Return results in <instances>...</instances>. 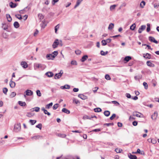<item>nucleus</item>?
I'll list each match as a JSON object with an SVG mask.
<instances>
[{
  "mask_svg": "<svg viewBox=\"0 0 159 159\" xmlns=\"http://www.w3.org/2000/svg\"><path fill=\"white\" fill-rule=\"evenodd\" d=\"M21 129L20 123H18L15 124L14 127V131L16 132H18L20 131Z\"/></svg>",
  "mask_w": 159,
  "mask_h": 159,
  "instance_id": "f257e3e1",
  "label": "nucleus"
},
{
  "mask_svg": "<svg viewBox=\"0 0 159 159\" xmlns=\"http://www.w3.org/2000/svg\"><path fill=\"white\" fill-rule=\"evenodd\" d=\"M40 137L39 135L34 136L32 137L31 138L32 139L36 140L39 139Z\"/></svg>",
  "mask_w": 159,
  "mask_h": 159,
  "instance_id": "c9c22d12",
  "label": "nucleus"
},
{
  "mask_svg": "<svg viewBox=\"0 0 159 159\" xmlns=\"http://www.w3.org/2000/svg\"><path fill=\"white\" fill-rule=\"evenodd\" d=\"M110 112L108 111H105L104 112V114L105 116H108L110 115Z\"/></svg>",
  "mask_w": 159,
  "mask_h": 159,
  "instance_id": "cd10ccee",
  "label": "nucleus"
},
{
  "mask_svg": "<svg viewBox=\"0 0 159 159\" xmlns=\"http://www.w3.org/2000/svg\"><path fill=\"white\" fill-rule=\"evenodd\" d=\"M21 66L24 68H26L28 67V65L27 63L25 61H22L21 63Z\"/></svg>",
  "mask_w": 159,
  "mask_h": 159,
  "instance_id": "ddd939ff",
  "label": "nucleus"
},
{
  "mask_svg": "<svg viewBox=\"0 0 159 159\" xmlns=\"http://www.w3.org/2000/svg\"><path fill=\"white\" fill-rule=\"evenodd\" d=\"M9 5L10 7L12 8H15L16 6V4L12 2H11L10 3Z\"/></svg>",
  "mask_w": 159,
  "mask_h": 159,
  "instance_id": "5701e85b",
  "label": "nucleus"
},
{
  "mask_svg": "<svg viewBox=\"0 0 159 159\" xmlns=\"http://www.w3.org/2000/svg\"><path fill=\"white\" fill-rule=\"evenodd\" d=\"M122 151V150L120 149H119L118 148H116L115 149V151L117 153H120L121 152V151Z\"/></svg>",
  "mask_w": 159,
  "mask_h": 159,
  "instance_id": "13d9d810",
  "label": "nucleus"
},
{
  "mask_svg": "<svg viewBox=\"0 0 159 159\" xmlns=\"http://www.w3.org/2000/svg\"><path fill=\"white\" fill-rule=\"evenodd\" d=\"M114 27V24L112 23H110L108 26V29L109 30L112 29Z\"/></svg>",
  "mask_w": 159,
  "mask_h": 159,
  "instance_id": "c85d7f7f",
  "label": "nucleus"
},
{
  "mask_svg": "<svg viewBox=\"0 0 159 159\" xmlns=\"http://www.w3.org/2000/svg\"><path fill=\"white\" fill-rule=\"evenodd\" d=\"M59 1V0H53L52 2V4L53 5H54L55 3Z\"/></svg>",
  "mask_w": 159,
  "mask_h": 159,
  "instance_id": "0e129e2a",
  "label": "nucleus"
},
{
  "mask_svg": "<svg viewBox=\"0 0 159 159\" xmlns=\"http://www.w3.org/2000/svg\"><path fill=\"white\" fill-rule=\"evenodd\" d=\"M46 57L47 59L48 60H53L54 58V56H52V54H47L46 55Z\"/></svg>",
  "mask_w": 159,
  "mask_h": 159,
  "instance_id": "0eeeda50",
  "label": "nucleus"
},
{
  "mask_svg": "<svg viewBox=\"0 0 159 159\" xmlns=\"http://www.w3.org/2000/svg\"><path fill=\"white\" fill-rule=\"evenodd\" d=\"M6 17L7 20V21L8 22H11V21L12 19L9 14H7L6 15Z\"/></svg>",
  "mask_w": 159,
  "mask_h": 159,
  "instance_id": "b1692460",
  "label": "nucleus"
},
{
  "mask_svg": "<svg viewBox=\"0 0 159 159\" xmlns=\"http://www.w3.org/2000/svg\"><path fill=\"white\" fill-rule=\"evenodd\" d=\"M14 26L16 28H18L20 26V25L18 22L17 21H15L14 23Z\"/></svg>",
  "mask_w": 159,
  "mask_h": 159,
  "instance_id": "412c9836",
  "label": "nucleus"
},
{
  "mask_svg": "<svg viewBox=\"0 0 159 159\" xmlns=\"http://www.w3.org/2000/svg\"><path fill=\"white\" fill-rule=\"evenodd\" d=\"M15 17L19 20H21L22 18L20 14H16L15 15Z\"/></svg>",
  "mask_w": 159,
  "mask_h": 159,
  "instance_id": "e433bc0d",
  "label": "nucleus"
},
{
  "mask_svg": "<svg viewBox=\"0 0 159 159\" xmlns=\"http://www.w3.org/2000/svg\"><path fill=\"white\" fill-rule=\"evenodd\" d=\"M45 75L49 77H52L53 75V74L51 72H48L45 73Z\"/></svg>",
  "mask_w": 159,
  "mask_h": 159,
  "instance_id": "dca6fc26",
  "label": "nucleus"
},
{
  "mask_svg": "<svg viewBox=\"0 0 159 159\" xmlns=\"http://www.w3.org/2000/svg\"><path fill=\"white\" fill-rule=\"evenodd\" d=\"M116 6V5H113L110 6V11H111L114 10L115 9V7Z\"/></svg>",
  "mask_w": 159,
  "mask_h": 159,
  "instance_id": "f704fd0d",
  "label": "nucleus"
},
{
  "mask_svg": "<svg viewBox=\"0 0 159 159\" xmlns=\"http://www.w3.org/2000/svg\"><path fill=\"white\" fill-rule=\"evenodd\" d=\"M146 26L145 25H142L140 27L138 30V32L139 33H141L142 31L144 30Z\"/></svg>",
  "mask_w": 159,
  "mask_h": 159,
  "instance_id": "6e6552de",
  "label": "nucleus"
},
{
  "mask_svg": "<svg viewBox=\"0 0 159 159\" xmlns=\"http://www.w3.org/2000/svg\"><path fill=\"white\" fill-rule=\"evenodd\" d=\"M42 127V125L41 123L39 124L38 125L36 126V128H39L40 129H41Z\"/></svg>",
  "mask_w": 159,
  "mask_h": 159,
  "instance_id": "8fccbe9b",
  "label": "nucleus"
},
{
  "mask_svg": "<svg viewBox=\"0 0 159 159\" xmlns=\"http://www.w3.org/2000/svg\"><path fill=\"white\" fill-rule=\"evenodd\" d=\"M16 93L15 92H12L11 93L10 96L11 98H13L16 96Z\"/></svg>",
  "mask_w": 159,
  "mask_h": 159,
  "instance_id": "09e8293b",
  "label": "nucleus"
},
{
  "mask_svg": "<svg viewBox=\"0 0 159 159\" xmlns=\"http://www.w3.org/2000/svg\"><path fill=\"white\" fill-rule=\"evenodd\" d=\"M58 39H56L55 40L52 45V48H55L57 47V46L59 45V42H58Z\"/></svg>",
  "mask_w": 159,
  "mask_h": 159,
  "instance_id": "20e7f679",
  "label": "nucleus"
},
{
  "mask_svg": "<svg viewBox=\"0 0 159 159\" xmlns=\"http://www.w3.org/2000/svg\"><path fill=\"white\" fill-rule=\"evenodd\" d=\"M158 113L156 112H155L153 115L152 116L151 118L152 120L155 121L157 118Z\"/></svg>",
  "mask_w": 159,
  "mask_h": 159,
  "instance_id": "423d86ee",
  "label": "nucleus"
},
{
  "mask_svg": "<svg viewBox=\"0 0 159 159\" xmlns=\"http://www.w3.org/2000/svg\"><path fill=\"white\" fill-rule=\"evenodd\" d=\"M88 58V56L87 55L84 56L81 59V61L82 62H84Z\"/></svg>",
  "mask_w": 159,
  "mask_h": 159,
  "instance_id": "6ab92c4d",
  "label": "nucleus"
},
{
  "mask_svg": "<svg viewBox=\"0 0 159 159\" xmlns=\"http://www.w3.org/2000/svg\"><path fill=\"white\" fill-rule=\"evenodd\" d=\"M71 64L72 65H77V62L75 60L72 61L71 62Z\"/></svg>",
  "mask_w": 159,
  "mask_h": 159,
  "instance_id": "603ef678",
  "label": "nucleus"
},
{
  "mask_svg": "<svg viewBox=\"0 0 159 159\" xmlns=\"http://www.w3.org/2000/svg\"><path fill=\"white\" fill-rule=\"evenodd\" d=\"M70 85L66 84L64 86H61V88L62 89H69L70 88Z\"/></svg>",
  "mask_w": 159,
  "mask_h": 159,
  "instance_id": "393cba45",
  "label": "nucleus"
},
{
  "mask_svg": "<svg viewBox=\"0 0 159 159\" xmlns=\"http://www.w3.org/2000/svg\"><path fill=\"white\" fill-rule=\"evenodd\" d=\"M142 77L141 75H138L134 77V79L136 80H139Z\"/></svg>",
  "mask_w": 159,
  "mask_h": 159,
  "instance_id": "4c0bfd02",
  "label": "nucleus"
},
{
  "mask_svg": "<svg viewBox=\"0 0 159 159\" xmlns=\"http://www.w3.org/2000/svg\"><path fill=\"white\" fill-rule=\"evenodd\" d=\"M143 85L144 87V88L145 89H147L148 88V85L147 83L146 82H144L143 83Z\"/></svg>",
  "mask_w": 159,
  "mask_h": 159,
  "instance_id": "864d4df0",
  "label": "nucleus"
},
{
  "mask_svg": "<svg viewBox=\"0 0 159 159\" xmlns=\"http://www.w3.org/2000/svg\"><path fill=\"white\" fill-rule=\"evenodd\" d=\"M18 104L21 106L24 107L25 106L26 103L25 102H23L21 101H19L18 102Z\"/></svg>",
  "mask_w": 159,
  "mask_h": 159,
  "instance_id": "4be33fe9",
  "label": "nucleus"
},
{
  "mask_svg": "<svg viewBox=\"0 0 159 159\" xmlns=\"http://www.w3.org/2000/svg\"><path fill=\"white\" fill-rule=\"evenodd\" d=\"M36 122V120H30V122L31 123V125H33L35 124Z\"/></svg>",
  "mask_w": 159,
  "mask_h": 159,
  "instance_id": "79ce46f5",
  "label": "nucleus"
},
{
  "mask_svg": "<svg viewBox=\"0 0 159 159\" xmlns=\"http://www.w3.org/2000/svg\"><path fill=\"white\" fill-rule=\"evenodd\" d=\"M78 97L83 100H85L87 99V97L83 94H79Z\"/></svg>",
  "mask_w": 159,
  "mask_h": 159,
  "instance_id": "9b49d317",
  "label": "nucleus"
},
{
  "mask_svg": "<svg viewBox=\"0 0 159 159\" xmlns=\"http://www.w3.org/2000/svg\"><path fill=\"white\" fill-rule=\"evenodd\" d=\"M147 31L149 32L150 30V24L149 23L147 24Z\"/></svg>",
  "mask_w": 159,
  "mask_h": 159,
  "instance_id": "de8ad7c7",
  "label": "nucleus"
},
{
  "mask_svg": "<svg viewBox=\"0 0 159 159\" xmlns=\"http://www.w3.org/2000/svg\"><path fill=\"white\" fill-rule=\"evenodd\" d=\"M132 124L134 126H135L137 125L138 122L137 121H135L133 122Z\"/></svg>",
  "mask_w": 159,
  "mask_h": 159,
  "instance_id": "e2e57ef3",
  "label": "nucleus"
},
{
  "mask_svg": "<svg viewBox=\"0 0 159 159\" xmlns=\"http://www.w3.org/2000/svg\"><path fill=\"white\" fill-rule=\"evenodd\" d=\"M102 44V46H105L107 44V42L106 40H103L101 41Z\"/></svg>",
  "mask_w": 159,
  "mask_h": 159,
  "instance_id": "a19ab883",
  "label": "nucleus"
},
{
  "mask_svg": "<svg viewBox=\"0 0 159 159\" xmlns=\"http://www.w3.org/2000/svg\"><path fill=\"white\" fill-rule=\"evenodd\" d=\"M131 57L130 56H127L124 59V61H126V62H128L129 60L131 59Z\"/></svg>",
  "mask_w": 159,
  "mask_h": 159,
  "instance_id": "bb28decb",
  "label": "nucleus"
},
{
  "mask_svg": "<svg viewBox=\"0 0 159 159\" xmlns=\"http://www.w3.org/2000/svg\"><path fill=\"white\" fill-rule=\"evenodd\" d=\"M141 115H142V114L141 113L137 112V111L134 112L133 114V116H135L138 117H141Z\"/></svg>",
  "mask_w": 159,
  "mask_h": 159,
  "instance_id": "39448f33",
  "label": "nucleus"
},
{
  "mask_svg": "<svg viewBox=\"0 0 159 159\" xmlns=\"http://www.w3.org/2000/svg\"><path fill=\"white\" fill-rule=\"evenodd\" d=\"M52 54V56H54V57L55 58L57 55L58 52L57 51H55L53 52Z\"/></svg>",
  "mask_w": 159,
  "mask_h": 159,
  "instance_id": "a18cd8bd",
  "label": "nucleus"
},
{
  "mask_svg": "<svg viewBox=\"0 0 159 159\" xmlns=\"http://www.w3.org/2000/svg\"><path fill=\"white\" fill-rule=\"evenodd\" d=\"M147 65L149 66H152V63L150 61H147Z\"/></svg>",
  "mask_w": 159,
  "mask_h": 159,
  "instance_id": "4d7b16f0",
  "label": "nucleus"
},
{
  "mask_svg": "<svg viewBox=\"0 0 159 159\" xmlns=\"http://www.w3.org/2000/svg\"><path fill=\"white\" fill-rule=\"evenodd\" d=\"M75 53L77 55H79L81 53V51L80 50H77L75 51Z\"/></svg>",
  "mask_w": 159,
  "mask_h": 159,
  "instance_id": "bf43d9fd",
  "label": "nucleus"
},
{
  "mask_svg": "<svg viewBox=\"0 0 159 159\" xmlns=\"http://www.w3.org/2000/svg\"><path fill=\"white\" fill-rule=\"evenodd\" d=\"M117 125L119 127H121L123 125L122 123L118 122L117 123Z\"/></svg>",
  "mask_w": 159,
  "mask_h": 159,
  "instance_id": "774afa93",
  "label": "nucleus"
},
{
  "mask_svg": "<svg viewBox=\"0 0 159 159\" xmlns=\"http://www.w3.org/2000/svg\"><path fill=\"white\" fill-rule=\"evenodd\" d=\"M59 28V25L58 24L55 27V33H57V31L58 29Z\"/></svg>",
  "mask_w": 159,
  "mask_h": 159,
  "instance_id": "ea45409f",
  "label": "nucleus"
},
{
  "mask_svg": "<svg viewBox=\"0 0 159 159\" xmlns=\"http://www.w3.org/2000/svg\"><path fill=\"white\" fill-rule=\"evenodd\" d=\"M26 95L27 96H31L33 94V92L29 89H27L25 91Z\"/></svg>",
  "mask_w": 159,
  "mask_h": 159,
  "instance_id": "1a4fd4ad",
  "label": "nucleus"
},
{
  "mask_svg": "<svg viewBox=\"0 0 159 159\" xmlns=\"http://www.w3.org/2000/svg\"><path fill=\"white\" fill-rule=\"evenodd\" d=\"M111 102L115 104L117 106H118L120 105V104L119 102L116 101H111Z\"/></svg>",
  "mask_w": 159,
  "mask_h": 159,
  "instance_id": "49530a36",
  "label": "nucleus"
},
{
  "mask_svg": "<svg viewBox=\"0 0 159 159\" xmlns=\"http://www.w3.org/2000/svg\"><path fill=\"white\" fill-rule=\"evenodd\" d=\"M2 28L5 30H6L7 29V25L6 24H2Z\"/></svg>",
  "mask_w": 159,
  "mask_h": 159,
  "instance_id": "473e14b6",
  "label": "nucleus"
},
{
  "mask_svg": "<svg viewBox=\"0 0 159 159\" xmlns=\"http://www.w3.org/2000/svg\"><path fill=\"white\" fill-rule=\"evenodd\" d=\"M108 53V52L106 51V52H104L103 51H101L100 52V54L102 55L105 56Z\"/></svg>",
  "mask_w": 159,
  "mask_h": 159,
  "instance_id": "37998d69",
  "label": "nucleus"
},
{
  "mask_svg": "<svg viewBox=\"0 0 159 159\" xmlns=\"http://www.w3.org/2000/svg\"><path fill=\"white\" fill-rule=\"evenodd\" d=\"M94 111L96 112H100L102 111L101 108L99 107L96 108L94 109Z\"/></svg>",
  "mask_w": 159,
  "mask_h": 159,
  "instance_id": "7c9ffc66",
  "label": "nucleus"
},
{
  "mask_svg": "<svg viewBox=\"0 0 159 159\" xmlns=\"http://www.w3.org/2000/svg\"><path fill=\"white\" fill-rule=\"evenodd\" d=\"M43 65L42 64H39L38 63H35L34 64V67L35 69L37 68H41L43 69Z\"/></svg>",
  "mask_w": 159,
  "mask_h": 159,
  "instance_id": "7ed1b4c3",
  "label": "nucleus"
},
{
  "mask_svg": "<svg viewBox=\"0 0 159 159\" xmlns=\"http://www.w3.org/2000/svg\"><path fill=\"white\" fill-rule=\"evenodd\" d=\"M116 115L115 114H113L112 116L110 117V119L111 120H112L113 119L116 117Z\"/></svg>",
  "mask_w": 159,
  "mask_h": 159,
  "instance_id": "052dcab7",
  "label": "nucleus"
},
{
  "mask_svg": "<svg viewBox=\"0 0 159 159\" xmlns=\"http://www.w3.org/2000/svg\"><path fill=\"white\" fill-rule=\"evenodd\" d=\"M36 92L38 96H39V97H40L41 96V92L39 90H37L36 91Z\"/></svg>",
  "mask_w": 159,
  "mask_h": 159,
  "instance_id": "5fc2aeb1",
  "label": "nucleus"
},
{
  "mask_svg": "<svg viewBox=\"0 0 159 159\" xmlns=\"http://www.w3.org/2000/svg\"><path fill=\"white\" fill-rule=\"evenodd\" d=\"M34 114L31 112H27L26 114V116L29 117H31L33 116Z\"/></svg>",
  "mask_w": 159,
  "mask_h": 159,
  "instance_id": "c756f323",
  "label": "nucleus"
},
{
  "mask_svg": "<svg viewBox=\"0 0 159 159\" xmlns=\"http://www.w3.org/2000/svg\"><path fill=\"white\" fill-rule=\"evenodd\" d=\"M136 26V25L135 23L133 24L130 27V29L132 30H134Z\"/></svg>",
  "mask_w": 159,
  "mask_h": 159,
  "instance_id": "2f4dec72",
  "label": "nucleus"
},
{
  "mask_svg": "<svg viewBox=\"0 0 159 159\" xmlns=\"http://www.w3.org/2000/svg\"><path fill=\"white\" fill-rule=\"evenodd\" d=\"M41 110L43 111L45 114H47L48 116H50L51 114L48 112L47 110H46L44 107H43L41 108Z\"/></svg>",
  "mask_w": 159,
  "mask_h": 159,
  "instance_id": "4468645a",
  "label": "nucleus"
},
{
  "mask_svg": "<svg viewBox=\"0 0 159 159\" xmlns=\"http://www.w3.org/2000/svg\"><path fill=\"white\" fill-rule=\"evenodd\" d=\"M145 4V2L144 1H142L140 4V6L141 8H143Z\"/></svg>",
  "mask_w": 159,
  "mask_h": 159,
  "instance_id": "58836bf2",
  "label": "nucleus"
},
{
  "mask_svg": "<svg viewBox=\"0 0 159 159\" xmlns=\"http://www.w3.org/2000/svg\"><path fill=\"white\" fill-rule=\"evenodd\" d=\"M83 0H77L76 4L74 8H75L77 7H78L81 2L83 1Z\"/></svg>",
  "mask_w": 159,
  "mask_h": 159,
  "instance_id": "f3484780",
  "label": "nucleus"
},
{
  "mask_svg": "<svg viewBox=\"0 0 159 159\" xmlns=\"http://www.w3.org/2000/svg\"><path fill=\"white\" fill-rule=\"evenodd\" d=\"M58 104H56L54 105L52 107L53 109L56 110L58 107Z\"/></svg>",
  "mask_w": 159,
  "mask_h": 159,
  "instance_id": "6e6d98bb",
  "label": "nucleus"
},
{
  "mask_svg": "<svg viewBox=\"0 0 159 159\" xmlns=\"http://www.w3.org/2000/svg\"><path fill=\"white\" fill-rule=\"evenodd\" d=\"M125 95L126 97L128 98H131V96L129 93H126L125 94Z\"/></svg>",
  "mask_w": 159,
  "mask_h": 159,
  "instance_id": "680f3d73",
  "label": "nucleus"
},
{
  "mask_svg": "<svg viewBox=\"0 0 159 159\" xmlns=\"http://www.w3.org/2000/svg\"><path fill=\"white\" fill-rule=\"evenodd\" d=\"M105 78L107 80H111V77H110V75L108 74L105 75Z\"/></svg>",
  "mask_w": 159,
  "mask_h": 159,
  "instance_id": "3c124183",
  "label": "nucleus"
},
{
  "mask_svg": "<svg viewBox=\"0 0 159 159\" xmlns=\"http://www.w3.org/2000/svg\"><path fill=\"white\" fill-rule=\"evenodd\" d=\"M33 109H35L34 110H33L32 111H35L36 112H38L39 111L40 108L38 107H36L33 108Z\"/></svg>",
  "mask_w": 159,
  "mask_h": 159,
  "instance_id": "c03bdc74",
  "label": "nucleus"
},
{
  "mask_svg": "<svg viewBox=\"0 0 159 159\" xmlns=\"http://www.w3.org/2000/svg\"><path fill=\"white\" fill-rule=\"evenodd\" d=\"M8 89L7 88L4 87L2 89L3 93L5 94H7V92L8 91Z\"/></svg>",
  "mask_w": 159,
  "mask_h": 159,
  "instance_id": "72a5a7b5",
  "label": "nucleus"
},
{
  "mask_svg": "<svg viewBox=\"0 0 159 159\" xmlns=\"http://www.w3.org/2000/svg\"><path fill=\"white\" fill-rule=\"evenodd\" d=\"M128 157L130 159H137V157L135 155H132L130 153L128 154Z\"/></svg>",
  "mask_w": 159,
  "mask_h": 159,
  "instance_id": "f8f14e48",
  "label": "nucleus"
},
{
  "mask_svg": "<svg viewBox=\"0 0 159 159\" xmlns=\"http://www.w3.org/2000/svg\"><path fill=\"white\" fill-rule=\"evenodd\" d=\"M16 85L15 83L11 80L10 82V86L11 88H14Z\"/></svg>",
  "mask_w": 159,
  "mask_h": 159,
  "instance_id": "2eb2a0df",
  "label": "nucleus"
},
{
  "mask_svg": "<svg viewBox=\"0 0 159 159\" xmlns=\"http://www.w3.org/2000/svg\"><path fill=\"white\" fill-rule=\"evenodd\" d=\"M63 74V71L62 70H61L59 73H57L54 76V79H57L60 78L62 76Z\"/></svg>",
  "mask_w": 159,
  "mask_h": 159,
  "instance_id": "f03ea898",
  "label": "nucleus"
},
{
  "mask_svg": "<svg viewBox=\"0 0 159 159\" xmlns=\"http://www.w3.org/2000/svg\"><path fill=\"white\" fill-rule=\"evenodd\" d=\"M104 125H107V126L113 125V123H106V124H104Z\"/></svg>",
  "mask_w": 159,
  "mask_h": 159,
  "instance_id": "338daca9",
  "label": "nucleus"
},
{
  "mask_svg": "<svg viewBox=\"0 0 159 159\" xmlns=\"http://www.w3.org/2000/svg\"><path fill=\"white\" fill-rule=\"evenodd\" d=\"M52 102H51L46 106L45 108L47 109H49L52 106Z\"/></svg>",
  "mask_w": 159,
  "mask_h": 159,
  "instance_id": "a878e982",
  "label": "nucleus"
},
{
  "mask_svg": "<svg viewBox=\"0 0 159 159\" xmlns=\"http://www.w3.org/2000/svg\"><path fill=\"white\" fill-rule=\"evenodd\" d=\"M149 40L151 41V42H153L155 43H158V41L155 40V38L152 37L150 36L149 37Z\"/></svg>",
  "mask_w": 159,
  "mask_h": 159,
  "instance_id": "9d476101",
  "label": "nucleus"
},
{
  "mask_svg": "<svg viewBox=\"0 0 159 159\" xmlns=\"http://www.w3.org/2000/svg\"><path fill=\"white\" fill-rule=\"evenodd\" d=\"M151 56V54L148 53H146L145 54H143V57L146 58L150 59Z\"/></svg>",
  "mask_w": 159,
  "mask_h": 159,
  "instance_id": "aec40b11",
  "label": "nucleus"
},
{
  "mask_svg": "<svg viewBox=\"0 0 159 159\" xmlns=\"http://www.w3.org/2000/svg\"><path fill=\"white\" fill-rule=\"evenodd\" d=\"M62 111L67 114H69L70 113V111L66 108H63L62 110Z\"/></svg>",
  "mask_w": 159,
  "mask_h": 159,
  "instance_id": "a211bd4d",
  "label": "nucleus"
},
{
  "mask_svg": "<svg viewBox=\"0 0 159 159\" xmlns=\"http://www.w3.org/2000/svg\"><path fill=\"white\" fill-rule=\"evenodd\" d=\"M101 131V129H93L92 131L95 132H99Z\"/></svg>",
  "mask_w": 159,
  "mask_h": 159,
  "instance_id": "69168bd1",
  "label": "nucleus"
}]
</instances>
